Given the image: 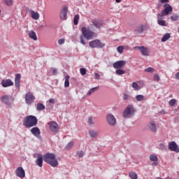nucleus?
I'll use <instances>...</instances> for the list:
<instances>
[{"label":"nucleus","instance_id":"7c9ffc66","mask_svg":"<svg viewBox=\"0 0 179 179\" xmlns=\"http://www.w3.org/2000/svg\"><path fill=\"white\" fill-rule=\"evenodd\" d=\"M157 23L159 26H166V21L163 20V19H159L157 17Z\"/></svg>","mask_w":179,"mask_h":179},{"label":"nucleus","instance_id":"20e7f679","mask_svg":"<svg viewBox=\"0 0 179 179\" xmlns=\"http://www.w3.org/2000/svg\"><path fill=\"white\" fill-rule=\"evenodd\" d=\"M135 108H134L133 105L127 106L123 111V117L125 119L132 118L135 115Z\"/></svg>","mask_w":179,"mask_h":179},{"label":"nucleus","instance_id":"052dcab7","mask_svg":"<svg viewBox=\"0 0 179 179\" xmlns=\"http://www.w3.org/2000/svg\"><path fill=\"white\" fill-rule=\"evenodd\" d=\"M115 2H117V3H120V2H121V0H115Z\"/></svg>","mask_w":179,"mask_h":179},{"label":"nucleus","instance_id":"6e6d98bb","mask_svg":"<svg viewBox=\"0 0 179 179\" xmlns=\"http://www.w3.org/2000/svg\"><path fill=\"white\" fill-rule=\"evenodd\" d=\"M94 75H95V79L96 80L100 79V74L95 73Z\"/></svg>","mask_w":179,"mask_h":179},{"label":"nucleus","instance_id":"c85d7f7f","mask_svg":"<svg viewBox=\"0 0 179 179\" xmlns=\"http://www.w3.org/2000/svg\"><path fill=\"white\" fill-rule=\"evenodd\" d=\"M73 141H70L65 147L66 150H71L73 148Z\"/></svg>","mask_w":179,"mask_h":179},{"label":"nucleus","instance_id":"4d7b16f0","mask_svg":"<svg viewBox=\"0 0 179 179\" xmlns=\"http://www.w3.org/2000/svg\"><path fill=\"white\" fill-rule=\"evenodd\" d=\"M175 78H176V79L179 80V72L176 73V74L175 75Z\"/></svg>","mask_w":179,"mask_h":179},{"label":"nucleus","instance_id":"864d4df0","mask_svg":"<svg viewBox=\"0 0 179 179\" xmlns=\"http://www.w3.org/2000/svg\"><path fill=\"white\" fill-rule=\"evenodd\" d=\"M141 49H142V46H134V50H139V51H141Z\"/></svg>","mask_w":179,"mask_h":179},{"label":"nucleus","instance_id":"423d86ee","mask_svg":"<svg viewBox=\"0 0 179 179\" xmlns=\"http://www.w3.org/2000/svg\"><path fill=\"white\" fill-rule=\"evenodd\" d=\"M90 48H104L106 43L101 42L99 39H95L89 42Z\"/></svg>","mask_w":179,"mask_h":179},{"label":"nucleus","instance_id":"49530a36","mask_svg":"<svg viewBox=\"0 0 179 179\" xmlns=\"http://www.w3.org/2000/svg\"><path fill=\"white\" fill-rule=\"evenodd\" d=\"M65 43V39L64 38H61L58 40V44H59V45H62V44H64Z\"/></svg>","mask_w":179,"mask_h":179},{"label":"nucleus","instance_id":"09e8293b","mask_svg":"<svg viewBox=\"0 0 179 179\" xmlns=\"http://www.w3.org/2000/svg\"><path fill=\"white\" fill-rule=\"evenodd\" d=\"M123 100H129V95L128 94H124L123 96Z\"/></svg>","mask_w":179,"mask_h":179},{"label":"nucleus","instance_id":"e2e57ef3","mask_svg":"<svg viewBox=\"0 0 179 179\" xmlns=\"http://www.w3.org/2000/svg\"><path fill=\"white\" fill-rule=\"evenodd\" d=\"M0 15H1V10H0Z\"/></svg>","mask_w":179,"mask_h":179},{"label":"nucleus","instance_id":"37998d69","mask_svg":"<svg viewBox=\"0 0 179 179\" xmlns=\"http://www.w3.org/2000/svg\"><path fill=\"white\" fill-rule=\"evenodd\" d=\"M145 72H148L149 73H152V72H155V69L152 67H148L145 69Z\"/></svg>","mask_w":179,"mask_h":179},{"label":"nucleus","instance_id":"473e14b6","mask_svg":"<svg viewBox=\"0 0 179 179\" xmlns=\"http://www.w3.org/2000/svg\"><path fill=\"white\" fill-rule=\"evenodd\" d=\"M150 160L151 162H158L159 161V158L157 157V156H156L155 155H150Z\"/></svg>","mask_w":179,"mask_h":179},{"label":"nucleus","instance_id":"4be33fe9","mask_svg":"<svg viewBox=\"0 0 179 179\" xmlns=\"http://www.w3.org/2000/svg\"><path fill=\"white\" fill-rule=\"evenodd\" d=\"M148 128L150 129L151 132H156L157 131V129L156 127V123L155 122H150L148 124Z\"/></svg>","mask_w":179,"mask_h":179},{"label":"nucleus","instance_id":"de8ad7c7","mask_svg":"<svg viewBox=\"0 0 179 179\" xmlns=\"http://www.w3.org/2000/svg\"><path fill=\"white\" fill-rule=\"evenodd\" d=\"M154 79H155V80H156L157 82H159V80H160V77L159 76L158 74H155V75H154Z\"/></svg>","mask_w":179,"mask_h":179},{"label":"nucleus","instance_id":"dca6fc26","mask_svg":"<svg viewBox=\"0 0 179 179\" xmlns=\"http://www.w3.org/2000/svg\"><path fill=\"white\" fill-rule=\"evenodd\" d=\"M66 15H68V8L66 6H63L62 10L60 13V18L62 20H66Z\"/></svg>","mask_w":179,"mask_h":179},{"label":"nucleus","instance_id":"8fccbe9b","mask_svg":"<svg viewBox=\"0 0 179 179\" xmlns=\"http://www.w3.org/2000/svg\"><path fill=\"white\" fill-rule=\"evenodd\" d=\"M77 155H78V156L80 157H83V155H84L83 151H79V152H77Z\"/></svg>","mask_w":179,"mask_h":179},{"label":"nucleus","instance_id":"e433bc0d","mask_svg":"<svg viewBox=\"0 0 179 179\" xmlns=\"http://www.w3.org/2000/svg\"><path fill=\"white\" fill-rule=\"evenodd\" d=\"M78 23H79V15H76L73 18V24L77 26Z\"/></svg>","mask_w":179,"mask_h":179},{"label":"nucleus","instance_id":"f3484780","mask_svg":"<svg viewBox=\"0 0 179 179\" xmlns=\"http://www.w3.org/2000/svg\"><path fill=\"white\" fill-rule=\"evenodd\" d=\"M92 23V25L94 26V27H96V29H100L103 26V21H101V20H93Z\"/></svg>","mask_w":179,"mask_h":179},{"label":"nucleus","instance_id":"a211bd4d","mask_svg":"<svg viewBox=\"0 0 179 179\" xmlns=\"http://www.w3.org/2000/svg\"><path fill=\"white\" fill-rule=\"evenodd\" d=\"M14 83L12 82V80L7 79V80H2L1 85L3 87H9L10 86H13Z\"/></svg>","mask_w":179,"mask_h":179},{"label":"nucleus","instance_id":"ddd939ff","mask_svg":"<svg viewBox=\"0 0 179 179\" xmlns=\"http://www.w3.org/2000/svg\"><path fill=\"white\" fill-rule=\"evenodd\" d=\"M125 64H127V62H125V60H120L115 62V63H113V68H115V69H121V68L125 66Z\"/></svg>","mask_w":179,"mask_h":179},{"label":"nucleus","instance_id":"79ce46f5","mask_svg":"<svg viewBox=\"0 0 179 179\" xmlns=\"http://www.w3.org/2000/svg\"><path fill=\"white\" fill-rule=\"evenodd\" d=\"M89 125H94V122L93 121V117L90 116L88 117V121H87Z\"/></svg>","mask_w":179,"mask_h":179},{"label":"nucleus","instance_id":"b1692460","mask_svg":"<svg viewBox=\"0 0 179 179\" xmlns=\"http://www.w3.org/2000/svg\"><path fill=\"white\" fill-rule=\"evenodd\" d=\"M170 37H171V34L170 33H166L163 36V37L161 39V41L162 43H166V41H167V40H169Z\"/></svg>","mask_w":179,"mask_h":179},{"label":"nucleus","instance_id":"9b49d317","mask_svg":"<svg viewBox=\"0 0 179 179\" xmlns=\"http://www.w3.org/2000/svg\"><path fill=\"white\" fill-rule=\"evenodd\" d=\"M15 174L17 177H19L20 178H24L26 177L24 169H23L22 167L17 168L15 170Z\"/></svg>","mask_w":179,"mask_h":179},{"label":"nucleus","instance_id":"a878e982","mask_svg":"<svg viewBox=\"0 0 179 179\" xmlns=\"http://www.w3.org/2000/svg\"><path fill=\"white\" fill-rule=\"evenodd\" d=\"M36 110L37 111H43V110H45V106L41 103H38L36 104Z\"/></svg>","mask_w":179,"mask_h":179},{"label":"nucleus","instance_id":"7ed1b4c3","mask_svg":"<svg viewBox=\"0 0 179 179\" xmlns=\"http://www.w3.org/2000/svg\"><path fill=\"white\" fill-rule=\"evenodd\" d=\"M38 122L37 117L34 115H28L24 117L23 121L24 127L26 128H32V127H36Z\"/></svg>","mask_w":179,"mask_h":179},{"label":"nucleus","instance_id":"c756f323","mask_svg":"<svg viewBox=\"0 0 179 179\" xmlns=\"http://www.w3.org/2000/svg\"><path fill=\"white\" fill-rule=\"evenodd\" d=\"M90 136L92 138H96L99 135V133L97 131H94L93 130L89 131Z\"/></svg>","mask_w":179,"mask_h":179},{"label":"nucleus","instance_id":"4c0bfd02","mask_svg":"<svg viewBox=\"0 0 179 179\" xmlns=\"http://www.w3.org/2000/svg\"><path fill=\"white\" fill-rule=\"evenodd\" d=\"M176 103H177V100L174 99H172L169 101V104L171 107H174V106H176Z\"/></svg>","mask_w":179,"mask_h":179},{"label":"nucleus","instance_id":"aec40b11","mask_svg":"<svg viewBox=\"0 0 179 179\" xmlns=\"http://www.w3.org/2000/svg\"><path fill=\"white\" fill-rule=\"evenodd\" d=\"M140 51L141 52V55L143 57H149V54H150L149 48L142 45V48Z\"/></svg>","mask_w":179,"mask_h":179},{"label":"nucleus","instance_id":"c03bdc74","mask_svg":"<svg viewBox=\"0 0 179 179\" xmlns=\"http://www.w3.org/2000/svg\"><path fill=\"white\" fill-rule=\"evenodd\" d=\"M80 73L83 76H85V75H86V69L85 68H81L80 69Z\"/></svg>","mask_w":179,"mask_h":179},{"label":"nucleus","instance_id":"72a5a7b5","mask_svg":"<svg viewBox=\"0 0 179 179\" xmlns=\"http://www.w3.org/2000/svg\"><path fill=\"white\" fill-rule=\"evenodd\" d=\"M157 149H159V150L164 151L166 150V148L164 143H161L158 145Z\"/></svg>","mask_w":179,"mask_h":179},{"label":"nucleus","instance_id":"5701e85b","mask_svg":"<svg viewBox=\"0 0 179 179\" xmlns=\"http://www.w3.org/2000/svg\"><path fill=\"white\" fill-rule=\"evenodd\" d=\"M28 36L29 38H31V40H34V41H37V35L36 34V32H34V31H29Z\"/></svg>","mask_w":179,"mask_h":179},{"label":"nucleus","instance_id":"6ab92c4d","mask_svg":"<svg viewBox=\"0 0 179 179\" xmlns=\"http://www.w3.org/2000/svg\"><path fill=\"white\" fill-rule=\"evenodd\" d=\"M38 158L36 160V163L38 167H43V159H44V157H43V155L38 154Z\"/></svg>","mask_w":179,"mask_h":179},{"label":"nucleus","instance_id":"0eeeda50","mask_svg":"<svg viewBox=\"0 0 179 179\" xmlns=\"http://www.w3.org/2000/svg\"><path fill=\"white\" fill-rule=\"evenodd\" d=\"M34 100H36V96H34L33 93L27 92L25 94V103L29 106H31L34 103Z\"/></svg>","mask_w":179,"mask_h":179},{"label":"nucleus","instance_id":"6e6552de","mask_svg":"<svg viewBox=\"0 0 179 179\" xmlns=\"http://www.w3.org/2000/svg\"><path fill=\"white\" fill-rule=\"evenodd\" d=\"M106 121L110 127H114L115 124H117V120L115 119V117L113 116V114L109 113L106 116Z\"/></svg>","mask_w":179,"mask_h":179},{"label":"nucleus","instance_id":"393cba45","mask_svg":"<svg viewBox=\"0 0 179 179\" xmlns=\"http://www.w3.org/2000/svg\"><path fill=\"white\" fill-rule=\"evenodd\" d=\"M31 17L32 19H34V20H38V19H40V14H38V13H36L33 10H31Z\"/></svg>","mask_w":179,"mask_h":179},{"label":"nucleus","instance_id":"39448f33","mask_svg":"<svg viewBox=\"0 0 179 179\" xmlns=\"http://www.w3.org/2000/svg\"><path fill=\"white\" fill-rule=\"evenodd\" d=\"M164 8V9L160 13H158V19H163V16H167L173 12V7L169 3H165Z\"/></svg>","mask_w":179,"mask_h":179},{"label":"nucleus","instance_id":"4468645a","mask_svg":"<svg viewBox=\"0 0 179 179\" xmlns=\"http://www.w3.org/2000/svg\"><path fill=\"white\" fill-rule=\"evenodd\" d=\"M49 127L52 132H54L55 134H57L58 132V124H57V122H55V121L50 122Z\"/></svg>","mask_w":179,"mask_h":179},{"label":"nucleus","instance_id":"2f4dec72","mask_svg":"<svg viewBox=\"0 0 179 179\" xmlns=\"http://www.w3.org/2000/svg\"><path fill=\"white\" fill-rule=\"evenodd\" d=\"M69 76H65L64 87H69Z\"/></svg>","mask_w":179,"mask_h":179},{"label":"nucleus","instance_id":"f257e3e1","mask_svg":"<svg viewBox=\"0 0 179 179\" xmlns=\"http://www.w3.org/2000/svg\"><path fill=\"white\" fill-rule=\"evenodd\" d=\"M81 30L83 34L80 36V43H81L83 45H86V42L84 39L85 38L87 40H92L94 37H97V34H96V33L86 29L85 27H83Z\"/></svg>","mask_w":179,"mask_h":179},{"label":"nucleus","instance_id":"ea45409f","mask_svg":"<svg viewBox=\"0 0 179 179\" xmlns=\"http://www.w3.org/2000/svg\"><path fill=\"white\" fill-rule=\"evenodd\" d=\"M115 72H116V75H119V76L125 74V71L121 70L120 69H117Z\"/></svg>","mask_w":179,"mask_h":179},{"label":"nucleus","instance_id":"58836bf2","mask_svg":"<svg viewBox=\"0 0 179 179\" xmlns=\"http://www.w3.org/2000/svg\"><path fill=\"white\" fill-rule=\"evenodd\" d=\"M117 51L119 54H122L124 52V46L120 45L117 48Z\"/></svg>","mask_w":179,"mask_h":179},{"label":"nucleus","instance_id":"13d9d810","mask_svg":"<svg viewBox=\"0 0 179 179\" xmlns=\"http://www.w3.org/2000/svg\"><path fill=\"white\" fill-rule=\"evenodd\" d=\"M152 166H157V162H155L152 164Z\"/></svg>","mask_w":179,"mask_h":179},{"label":"nucleus","instance_id":"a18cd8bd","mask_svg":"<svg viewBox=\"0 0 179 179\" xmlns=\"http://www.w3.org/2000/svg\"><path fill=\"white\" fill-rule=\"evenodd\" d=\"M4 2L8 6H10L12 5V0H4Z\"/></svg>","mask_w":179,"mask_h":179},{"label":"nucleus","instance_id":"9d476101","mask_svg":"<svg viewBox=\"0 0 179 179\" xmlns=\"http://www.w3.org/2000/svg\"><path fill=\"white\" fill-rule=\"evenodd\" d=\"M169 149L171 150V152H176V153H179V147L175 141H172L169 143Z\"/></svg>","mask_w":179,"mask_h":179},{"label":"nucleus","instance_id":"1a4fd4ad","mask_svg":"<svg viewBox=\"0 0 179 179\" xmlns=\"http://www.w3.org/2000/svg\"><path fill=\"white\" fill-rule=\"evenodd\" d=\"M148 28L146 24H140L135 27L134 32L136 34H142L145 30H148Z\"/></svg>","mask_w":179,"mask_h":179},{"label":"nucleus","instance_id":"cd10ccee","mask_svg":"<svg viewBox=\"0 0 179 179\" xmlns=\"http://www.w3.org/2000/svg\"><path fill=\"white\" fill-rule=\"evenodd\" d=\"M129 177L131 179H138V175L134 171H131L129 173Z\"/></svg>","mask_w":179,"mask_h":179},{"label":"nucleus","instance_id":"bb28decb","mask_svg":"<svg viewBox=\"0 0 179 179\" xmlns=\"http://www.w3.org/2000/svg\"><path fill=\"white\" fill-rule=\"evenodd\" d=\"M99 89V87H94L92 89H90L88 92L87 93V96H92L94 92H97V90Z\"/></svg>","mask_w":179,"mask_h":179},{"label":"nucleus","instance_id":"5fc2aeb1","mask_svg":"<svg viewBox=\"0 0 179 179\" xmlns=\"http://www.w3.org/2000/svg\"><path fill=\"white\" fill-rule=\"evenodd\" d=\"M52 73H53V75H57L58 69H54L53 71H52Z\"/></svg>","mask_w":179,"mask_h":179},{"label":"nucleus","instance_id":"2eb2a0df","mask_svg":"<svg viewBox=\"0 0 179 179\" xmlns=\"http://www.w3.org/2000/svg\"><path fill=\"white\" fill-rule=\"evenodd\" d=\"M31 133L32 134V135H34V136H36V138H40L41 131L40 130V128L34 127L31 129Z\"/></svg>","mask_w":179,"mask_h":179},{"label":"nucleus","instance_id":"c9c22d12","mask_svg":"<svg viewBox=\"0 0 179 179\" xmlns=\"http://www.w3.org/2000/svg\"><path fill=\"white\" fill-rule=\"evenodd\" d=\"M179 19V15L177 14H173L172 16H171V20L173 22H177V20H178Z\"/></svg>","mask_w":179,"mask_h":179},{"label":"nucleus","instance_id":"603ef678","mask_svg":"<svg viewBox=\"0 0 179 179\" xmlns=\"http://www.w3.org/2000/svg\"><path fill=\"white\" fill-rule=\"evenodd\" d=\"M170 2V0H160L161 3H169Z\"/></svg>","mask_w":179,"mask_h":179},{"label":"nucleus","instance_id":"0e129e2a","mask_svg":"<svg viewBox=\"0 0 179 179\" xmlns=\"http://www.w3.org/2000/svg\"><path fill=\"white\" fill-rule=\"evenodd\" d=\"M178 159H179V157H178Z\"/></svg>","mask_w":179,"mask_h":179},{"label":"nucleus","instance_id":"a19ab883","mask_svg":"<svg viewBox=\"0 0 179 179\" xmlns=\"http://www.w3.org/2000/svg\"><path fill=\"white\" fill-rule=\"evenodd\" d=\"M132 87H134V90H139L141 89L138 83L135 82L132 83Z\"/></svg>","mask_w":179,"mask_h":179},{"label":"nucleus","instance_id":"f704fd0d","mask_svg":"<svg viewBox=\"0 0 179 179\" xmlns=\"http://www.w3.org/2000/svg\"><path fill=\"white\" fill-rule=\"evenodd\" d=\"M144 99H145V96L142 94H139L136 96V100L137 101H143Z\"/></svg>","mask_w":179,"mask_h":179},{"label":"nucleus","instance_id":"680f3d73","mask_svg":"<svg viewBox=\"0 0 179 179\" xmlns=\"http://www.w3.org/2000/svg\"><path fill=\"white\" fill-rule=\"evenodd\" d=\"M162 113H164V110H162Z\"/></svg>","mask_w":179,"mask_h":179},{"label":"nucleus","instance_id":"412c9836","mask_svg":"<svg viewBox=\"0 0 179 179\" xmlns=\"http://www.w3.org/2000/svg\"><path fill=\"white\" fill-rule=\"evenodd\" d=\"M22 78V76L20 75V73H17L15 76V87H20V78Z\"/></svg>","mask_w":179,"mask_h":179},{"label":"nucleus","instance_id":"bf43d9fd","mask_svg":"<svg viewBox=\"0 0 179 179\" xmlns=\"http://www.w3.org/2000/svg\"><path fill=\"white\" fill-rule=\"evenodd\" d=\"M38 29H44V25H41L38 27Z\"/></svg>","mask_w":179,"mask_h":179},{"label":"nucleus","instance_id":"3c124183","mask_svg":"<svg viewBox=\"0 0 179 179\" xmlns=\"http://www.w3.org/2000/svg\"><path fill=\"white\" fill-rule=\"evenodd\" d=\"M48 103H50L51 104H55V99H50L48 100Z\"/></svg>","mask_w":179,"mask_h":179},{"label":"nucleus","instance_id":"f03ea898","mask_svg":"<svg viewBox=\"0 0 179 179\" xmlns=\"http://www.w3.org/2000/svg\"><path fill=\"white\" fill-rule=\"evenodd\" d=\"M43 160L52 167H57L58 166V160H57L55 154L48 152L43 155Z\"/></svg>","mask_w":179,"mask_h":179},{"label":"nucleus","instance_id":"f8f14e48","mask_svg":"<svg viewBox=\"0 0 179 179\" xmlns=\"http://www.w3.org/2000/svg\"><path fill=\"white\" fill-rule=\"evenodd\" d=\"M12 96L10 95H3L1 97V103H4L6 106H10V100Z\"/></svg>","mask_w":179,"mask_h":179}]
</instances>
